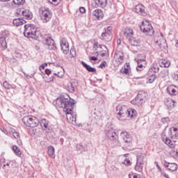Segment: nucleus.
Listing matches in <instances>:
<instances>
[{"mask_svg":"<svg viewBox=\"0 0 178 178\" xmlns=\"http://www.w3.org/2000/svg\"><path fill=\"white\" fill-rule=\"evenodd\" d=\"M56 108H62L66 115L67 120L70 123H76V113L73 112L74 107V100H70L69 96L63 95L53 102Z\"/></svg>","mask_w":178,"mask_h":178,"instance_id":"1","label":"nucleus"},{"mask_svg":"<svg viewBox=\"0 0 178 178\" xmlns=\"http://www.w3.org/2000/svg\"><path fill=\"white\" fill-rule=\"evenodd\" d=\"M169 137H170L171 139L166 136L163 137V141L165 144L168 145V147H170V148H175L176 139L178 137L177 128L171 127L170 129Z\"/></svg>","mask_w":178,"mask_h":178,"instance_id":"2","label":"nucleus"},{"mask_svg":"<svg viewBox=\"0 0 178 178\" xmlns=\"http://www.w3.org/2000/svg\"><path fill=\"white\" fill-rule=\"evenodd\" d=\"M24 35L26 38H32L33 40H38L40 37V31H37V28L34 24H26L24 26Z\"/></svg>","mask_w":178,"mask_h":178,"instance_id":"3","label":"nucleus"},{"mask_svg":"<svg viewBox=\"0 0 178 178\" xmlns=\"http://www.w3.org/2000/svg\"><path fill=\"white\" fill-rule=\"evenodd\" d=\"M39 17L42 23H48L52 19V11L48 8L41 7L39 8Z\"/></svg>","mask_w":178,"mask_h":178,"instance_id":"4","label":"nucleus"},{"mask_svg":"<svg viewBox=\"0 0 178 178\" xmlns=\"http://www.w3.org/2000/svg\"><path fill=\"white\" fill-rule=\"evenodd\" d=\"M127 107L124 105H118L116 107L117 118L120 122H124L127 119Z\"/></svg>","mask_w":178,"mask_h":178,"instance_id":"5","label":"nucleus"},{"mask_svg":"<svg viewBox=\"0 0 178 178\" xmlns=\"http://www.w3.org/2000/svg\"><path fill=\"white\" fill-rule=\"evenodd\" d=\"M22 122L27 127H37L40 124V121L37 118L32 115H26L22 118Z\"/></svg>","mask_w":178,"mask_h":178,"instance_id":"6","label":"nucleus"},{"mask_svg":"<svg viewBox=\"0 0 178 178\" xmlns=\"http://www.w3.org/2000/svg\"><path fill=\"white\" fill-rule=\"evenodd\" d=\"M140 27L143 33H146L147 34H148V35H154V28H152V25H151L149 21H143Z\"/></svg>","mask_w":178,"mask_h":178,"instance_id":"7","label":"nucleus"},{"mask_svg":"<svg viewBox=\"0 0 178 178\" xmlns=\"http://www.w3.org/2000/svg\"><path fill=\"white\" fill-rule=\"evenodd\" d=\"M42 41L44 45H47L48 49H56V44L51 38V35H44L42 38Z\"/></svg>","mask_w":178,"mask_h":178,"instance_id":"8","label":"nucleus"},{"mask_svg":"<svg viewBox=\"0 0 178 178\" xmlns=\"http://www.w3.org/2000/svg\"><path fill=\"white\" fill-rule=\"evenodd\" d=\"M16 13L17 15H18V16H22L23 19H26L28 20L33 19V13L28 9H26V8L17 9Z\"/></svg>","mask_w":178,"mask_h":178,"instance_id":"9","label":"nucleus"},{"mask_svg":"<svg viewBox=\"0 0 178 178\" xmlns=\"http://www.w3.org/2000/svg\"><path fill=\"white\" fill-rule=\"evenodd\" d=\"M105 134L106 138L108 140H110V141H113V143H115V141H118V140H119V136H118V134L112 128L106 130Z\"/></svg>","mask_w":178,"mask_h":178,"instance_id":"10","label":"nucleus"},{"mask_svg":"<svg viewBox=\"0 0 178 178\" xmlns=\"http://www.w3.org/2000/svg\"><path fill=\"white\" fill-rule=\"evenodd\" d=\"M104 30L105 32L102 33L101 40L108 42L112 40V26H108Z\"/></svg>","mask_w":178,"mask_h":178,"instance_id":"11","label":"nucleus"},{"mask_svg":"<svg viewBox=\"0 0 178 178\" xmlns=\"http://www.w3.org/2000/svg\"><path fill=\"white\" fill-rule=\"evenodd\" d=\"M9 37V31H4L0 33V44L3 48L6 49L8 48V43L6 42V39Z\"/></svg>","mask_w":178,"mask_h":178,"instance_id":"12","label":"nucleus"},{"mask_svg":"<svg viewBox=\"0 0 178 178\" xmlns=\"http://www.w3.org/2000/svg\"><path fill=\"white\" fill-rule=\"evenodd\" d=\"M154 42L158 48H162L166 44V40L163 38V34L154 36Z\"/></svg>","mask_w":178,"mask_h":178,"instance_id":"13","label":"nucleus"},{"mask_svg":"<svg viewBox=\"0 0 178 178\" xmlns=\"http://www.w3.org/2000/svg\"><path fill=\"white\" fill-rule=\"evenodd\" d=\"M60 45L63 53L65 55H67V54H69V43L67 42V41H66V39H61L60 42Z\"/></svg>","mask_w":178,"mask_h":178,"instance_id":"14","label":"nucleus"},{"mask_svg":"<svg viewBox=\"0 0 178 178\" xmlns=\"http://www.w3.org/2000/svg\"><path fill=\"white\" fill-rule=\"evenodd\" d=\"M120 136L123 139L124 142H125L127 144H130V143H131L133 140V137H131V135L127 131H122Z\"/></svg>","mask_w":178,"mask_h":178,"instance_id":"15","label":"nucleus"},{"mask_svg":"<svg viewBox=\"0 0 178 178\" xmlns=\"http://www.w3.org/2000/svg\"><path fill=\"white\" fill-rule=\"evenodd\" d=\"M123 53L122 51H116L114 55V60L117 65H122L123 63Z\"/></svg>","mask_w":178,"mask_h":178,"instance_id":"16","label":"nucleus"},{"mask_svg":"<svg viewBox=\"0 0 178 178\" xmlns=\"http://www.w3.org/2000/svg\"><path fill=\"white\" fill-rule=\"evenodd\" d=\"M103 47L104 48H105V50L100 51V55L102 58L108 55V49L106 48V46L102 45V44H98V43H95L93 45V48H97V49H102Z\"/></svg>","mask_w":178,"mask_h":178,"instance_id":"17","label":"nucleus"},{"mask_svg":"<svg viewBox=\"0 0 178 178\" xmlns=\"http://www.w3.org/2000/svg\"><path fill=\"white\" fill-rule=\"evenodd\" d=\"M135 12L136 13H139L142 16H146L147 15V12H145V7L141 4H138L135 7Z\"/></svg>","mask_w":178,"mask_h":178,"instance_id":"18","label":"nucleus"},{"mask_svg":"<svg viewBox=\"0 0 178 178\" xmlns=\"http://www.w3.org/2000/svg\"><path fill=\"white\" fill-rule=\"evenodd\" d=\"M164 166L165 168H167L168 170H170L171 172H176L177 170V164L175 163H168L166 161L164 162Z\"/></svg>","mask_w":178,"mask_h":178,"instance_id":"19","label":"nucleus"},{"mask_svg":"<svg viewBox=\"0 0 178 178\" xmlns=\"http://www.w3.org/2000/svg\"><path fill=\"white\" fill-rule=\"evenodd\" d=\"M167 92H168L170 95H177L178 87L171 85L167 88Z\"/></svg>","mask_w":178,"mask_h":178,"instance_id":"20","label":"nucleus"},{"mask_svg":"<svg viewBox=\"0 0 178 178\" xmlns=\"http://www.w3.org/2000/svg\"><path fill=\"white\" fill-rule=\"evenodd\" d=\"M137 97L140 100V102L144 105L145 104V98H147V92H145L143 90L139 91Z\"/></svg>","mask_w":178,"mask_h":178,"instance_id":"21","label":"nucleus"},{"mask_svg":"<svg viewBox=\"0 0 178 178\" xmlns=\"http://www.w3.org/2000/svg\"><path fill=\"white\" fill-rule=\"evenodd\" d=\"M135 60L138 63V67H136V70H138V72H141V69H143V67H144V65H145V59L135 58Z\"/></svg>","mask_w":178,"mask_h":178,"instance_id":"22","label":"nucleus"},{"mask_svg":"<svg viewBox=\"0 0 178 178\" xmlns=\"http://www.w3.org/2000/svg\"><path fill=\"white\" fill-rule=\"evenodd\" d=\"M124 35L127 38H131L133 35H134V32L133 31V29L131 28H126L124 31Z\"/></svg>","mask_w":178,"mask_h":178,"instance_id":"23","label":"nucleus"},{"mask_svg":"<svg viewBox=\"0 0 178 178\" xmlns=\"http://www.w3.org/2000/svg\"><path fill=\"white\" fill-rule=\"evenodd\" d=\"M93 16H95L97 19H102L104 17V13L101 9L95 10L92 12Z\"/></svg>","mask_w":178,"mask_h":178,"instance_id":"24","label":"nucleus"},{"mask_svg":"<svg viewBox=\"0 0 178 178\" xmlns=\"http://www.w3.org/2000/svg\"><path fill=\"white\" fill-rule=\"evenodd\" d=\"M13 23L15 26L18 27V26H23V24H26V20L21 18H17L13 20Z\"/></svg>","mask_w":178,"mask_h":178,"instance_id":"25","label":"nucleus"},{"mask_svg":"<svg viewBox=\"0 0 178 178\" xmlns=\"http://www.w3.org/2000/svg\"><path fill=\"white\" fill-rule=\"evenodd\" d=\"M81 65L89 72L90 73H95L97 72V70L94 67H92L91 66L87 65L84 61H81Z\"/></svg>","mask_w":178,"mask_h":178,"instance_id":"26","label":"nucleus"},{"mask_svg":"<svg viewBox=\"0 0 178 178\" xmlns=\"http://www.w3.org/2000/svg\"><path fill=\"white\" fill-rule=\"evenodd\" d=\"M137 162L145 165L147 163V160H145V155L140 154L137 156Z\"/></svg>","mask_w":178,"mask_h":178,"instance_id":"27","label":"nucleus"},{"mask_svg":"<svg viewBox=\"0 0 178 178\" xmlns=\"http://www.w3.org/2000/svg\"><path fill=\"white\" fill-rule=\"evenodd\" d=\"M159 65L161 67H169L170 66V61L168 59L160 60Z\"/></svg>","mask_w":178,"mask_h":178,"instance_id":"28","label":"nucleus"},{"mask_svg":"<svg viewBox=\"0 0 178 178\" xmlns=\"http://www.w3.org/2000/svg\"><path fill=\"white\" fill-rule=\"evenodd\" d=\"M137 115V111L134 108H128L127 112V118H134Z\"/></svg>","mask_w":178,"mask_h":178,"instance_id":"29","label":"nucleus"},{"mask_svg":"<svg viewBox=\"0 0 178 178\" xmlns=\"http://www.w3.org/2000/svg\"><path fill=\"white\" fill-rule=\"evenodd\" d=\"M48 155L51 158H55V147L53 146L48 147Z\"/></svg>","mask_w":178,"mask_h":178,"instance_id":"30","label":"nucleus"},{"mask_svg":"<svg viewBox=\"0 0 178 178\" xmlns=\"http://www.w3.org/2000/svg\"><path fill=\"white\" fill-rule=\"evenodd\" d=\"M3 86L4 87V88H6V90H15V88H16V86L15 85H10V83H9L8 81H5L3 83Z\"/></svg>","mask_w":178,"mask_h":178,"instance_id":"31","label":"nucleus"},{"mask_svg":"<svg viewBox=\"0 0 178 178\" xmlns=\"http://www.w3.org/2000/svg\"><path fill=\"white\" fill-rule=\"evenodd\" d=\"M121 73L124 74H129L130 73V64L127 63V65H124V67L121 70Z\"/></svg>","mask_w":178,"mask_h":178,"instance_id":"32","label":"nucleus"},{"mask_svg":"<svg viewBox=\"0 0 178 178\" xmlns=\"http://www.w3.org/2000/svg\"><path fill=\"white\" fill-rule=\"evenodd\" d=\"M13 151H14L17 156H22V150H20V148H19L17 146H13Z\"/></svg>","mask_w":178,"mask_h":178,"instance_id":"33","label":"nucleus"},{"mask_svg":"<svg viewBox=\"0 0 178 178\" xmlns=\"http://www.w3.org/2000/svg\"><path fill=\"white\" fill-rule=\"evenodd\" d=\"M144 165L142 163H138L136 162V165L135 166V170H136V172H141L143 171V169L144 168Z\"/></svg>","mask_w":178,"mask_h":178,"instance_id":"34","label":"nucleus"},{"mask_svg":"<svg viewBox=\"0 0 178 178\" xmlns=\"http://www.w3.org/2000/svg\"><path fill=\"white\" fill-rule=\"evenodd\" d=\"M96 5L97 6H101L102 8H105L106 6L107 1L106 0H96Z\"/></svg>","mask_w":178,"mask_h":178,"instance_id":"35","label":"nucleus"},{"mask_svg":"<svg viewBox=\"0 0 178 178\" xmlns=\"http://www.w3.org/2000/svg\"><path fill=\"white\" fill-rule=\"evenodd\" d=\"M131 44L133 47H138V45L140 44V40L138 39H136L135 38H129Z\"/></svg>","mask_w":178,"mask_h":178,"instance_id":"36","label":"nucleus"},{"mask_svg":"<svg viewBox=\"0 0 178 178\" xmlns=\"http://www.w3.org/2000/svg\"><path fill=\"white\" fill-rule=\"evenodd\" d=\"M168 76H169V70H163L159 74V77L161 79H165V77H168Z\"/></svg>","mask_w":178,"mask_h":178,"instance_id":"37","label":"nucleus"},{"mask_svg":"<svg viewBox=\"0 0 178 178\" xmlns=\"http://www.w3.org/2000/svg\"><path fill=\"white\" fill-rule=\"evenodd\" d=\"M131 103L133 105H138V106H143V104H141V102H140V99H138V97H136L134 99L131 100Z\"/></svg>","mask_w":178,"mask_h":178,"instance_id":"38","label":"nucleus"},{"mask_svg":"<svg viewBox=\"0 0 178 178\" xmlns=\"http://www.w3.org/2000/svg\"><path fill=\"white\" fill-rule=\"evenodd\" d=\"M166 105L168 107V109H172V108H175V106H176V104H175V101L172 99L168 100L166 102Z\"/></svg>","mask_w":178,"mask_h":178,"instance_id":"39","label":"nucleus"},{"mask_svg":"<svg viewBox=\"0 0 178 178\" xmlns=\"http://www.w3.org/2000/svg\"><path fill=\"white\" fill-rule=\"evenodd\" d=\"M155 79H156V76L155 74H152L147 78V81L151 84L155 81Z\"/></svg>","mask_w":178,"mask_h":178,"instance_id":"40","label":"nucleus"},{"mask_svg":"<svg viewBox=\"0 0 178 178\" xmlns=\"http://www.w3.org/2000/svg\"><path fill=\"white\" fill-rule=\"evenodd\" d=\"M41 126H43L44 129L48 127V121L45 119H42L40 122Z\"/></svg>","mask_w":178,"mask_h":178,"instance_id":"41","label":"nucleus"},{"mask_svg":"<svg viewBox=\"0 0 178 178\" xmlns=\"http://www.w3.org/2000/svg\"><path fill=\"white\" fill-rule=\"evenodd\" d=\"M14 5H23L24 2H26L25 0H13V1Z\"/></svg>","mask_w":178,"mask_h":178,"instance_id":"42","label":"nucleus"},{"mask_svg":"<svg viewBox=\"0 0 178 178\" xmlns=\"http://www.w3.org/2000/svg\"><path fill=\"white\" fill-rule=\"evenodd\" d=\"M33 92H34V91L33 90V89L30 88H26V92L25 94H26V95H33Z\"/></svg>","mask_w":178,"mask_h":178,"instance_id":"43","label":"nucleus"},{"mask_svg":"<svg viewBox=\"0 0 178 178\" xmlns=\"http://www.w3.org/2000/svg\"><path fill=\"white\" fill-rule=\"evenodd\" d=\"M13 133V136L15 138H16V140H18V138H20V134H18L17 131H12Z\"/></svg>","mask_w":178,"mask_h":178,"instance_id":"44","label":"nucleus"},{"mask_svg":"<svg viewBox=\"0 0 178 178\" xmlns=\"http://www.w3.org/2000/svg\"><path fill=\"white\" fill-rule=\"evenodd\" d=\"M151 69L154 73H158L159 72V67L157 65L152 66Z\"/></svg>","mask_w":178,"mask_h":178,"instance_id":"45","label":"nucleus"},{"mask_svg":"<svg viewBox=\"0 0 178 178\" xmlns=\"http://www.w3.org/2000/svg\"><path fill=\"white\" fill-rule=\"evenodd\" d=\"M67 90L69 91V92H74V87H73V85H72V83H70L67 86Z\"/></svg>","mask_w":178,"mask_h":178,"instance_id":"46","label":"nucleus"},{"mask_svg":"<svg viewBox=\"0 0 178 178\" xmlns=\"http://www.w3.org/2000/svg\"><path fill=\"white\" fill-rule=\"evenodd\" d=\"M76 149L77 151H79V152L81 154V152H83V150L84 149V147L81 145H76Z\"/></svg>","mask_w":178,"mask_h":178,"instance_id":"47","label":"nucleus"},{"mask_svg":"<svg viewBox=\"0 0 178 178\" xmlns=\"http://www.w3.org/2000/svg\"><path fill=\"white\" fill-rule=\"evenodd\" d=\"M70 54L71 55V58H74V56H76V51L74 50V49H71L70 51Z\"/></svg>","mask_w":178,"mask_h":178,"instance_id":"48","label":"nucleus"},{"mask_svg":"<svg viewBox=\"0 0 178 178\" xmlns=\"http://www.w3.org/2000/svg\"><path fill=\"white\" fill-rule=\"evenodd\" d=\"M123 163L126 166H130V165H131V163L130 162V160H129V159L124 160Z\"/></svg>","mask_w":178,"mask_h":178,"instance_id":"49","label":"nucleus"},{"mask_svg":"<svg viewBox=\"0 0 178 178\" xmlns=\"http://www.w3.org/2000/svg\"><path fill=\"white\" fill-rule=\"evenodd\" d=\"M105 66H106V61H103L99 65V67L100 69H104V67H105Z\"/></svg>","mask_w":178,"mask_h":178,"instance_id":"50","label":"nucleus"},{"mask_svg":"<svg viewBox=\"0 0 178 178\" xmlns=\"http://www.w3.org/2000/svg\"><path fill=\"white\" fill-rule=\"evenodd\" d=\"M162 123H168L170 122L169 118H163L161 119Z\"/></svg>","mask_w":178,"mask_h":178,"instance_id":"51","label":"nucleus"},{"mask_svg":"<svg viewBox=\"0 0 178 178\" xmlns=\"http://www.w3.org/2000/svg\"><path fill=\"white\" fill-rule=\"evenodd\" d=\"M174 80H175V81H178V73H175L172 76Z\"/></svg>","mask_w":178,"mask_h":178,"instance_id":"52","label":"nucleus"},{"mask_svg":"<svg viewBox=\"0 0 178 178\" xmlns=\"http://www.w3.org/2000/svg\"><path fill=\"white\" fill-rule=\"evenodd\" d=\"M79 12H80L81 13H86V8H83V7L79 8Z\"/></svg>","mask_w":178,"mask_h":178,"instance_id":"53","label":"nucleus"},{"mask_svg":"<svg viewBox=\"0 0 178 178\" xmlns=\"http://www.w3.org/2000/svg\"><path fill=\"white\" fill-rule=\"evenodd\" d=\"M154 164L156 165L157 169L161 172L162 170V169L161 168V167L159 166V165H158V161H155Z\"/></svg>","mask_w":178,"mask_h":178,"instance_id":"54","label":"nucleus"},{"mask_svg":"<svg viewBox=\"0 0 178 178\" xmlns=\"http://www.w3.org/2000/svg\"><path fill=\"white\" fill-rule=\"evenodd\" d=\"M45 66H47V64H45V65H40V70L41 71V70H44V69H45Z\"/></svg>","mask_w":178,"mask_h":178,"instance_id":"55","label":"nucleus"},{"mask_svg":"<svg viewBox=\"0 0 178 178\" xmlns=\"http://www.w3.org/2000/svg\"><path fill=\"white\" fill-rule=\"evenodd\" d=\"M45 73L47 74V76H49V74L51 73V70L49 69H46L44 70Z\"/></svg>","mask_w":178,"mask_h":178,"instance_id":"56","label":"nucleus"},{"mask_svg":"<svg viewBox=\"0 0 178 178\" xmlns=\"http://www.w3.org/2000/svg\"><path fill=\"white\" fill-rule=\"evenodd\" d=\"M90 60L96 61V60H98V58L95 56H92V57H90Z\"/></svg>","mask_w":178,"mask_h":178,"instance_id":"57","label":"nucleus"},{"mask_svg":"<svg viewBox=\"0 0 178 178\" xmlns=\"http://www.w3.org/2000/svg\"><path fill=\"white\" fill-rule=\"evenodd\" d=\"M1 131H3V133H4V134H8V131H6L5 129H1Z\"/></svg>","mask_w":178,"mask_h":178,"instance_id":"58","label":"nucleus"},{"mask_svg":"<svg viewBox=\"0 0 178 178\" xmlns=\"http://www.w3.org/2000/svg\"><path fill=\"white\" fill-rule=\"evenodd\" d=\"M18 145H22V140L19 139L17 141Z\"/></svg>","mask_w":178,"mask_h":178,"instance_id":"59","label":"nucleus"},{"mask_svg":"<svg viewBox=\"0 0 178 178\" xmlns=\"http://www.w3.org/2000/svg\"><path fill=\"white\" fill-rule=\"evenodd\" d=\"M9 0H0V2H8Z\"/></svg>","mask_w":178,"mask_h":178,"instance_id":"60","label":"nucleus"},{"mask_svg":"<svg viewBox=\"0 0 178 178\" xmlns=\"http://www.w3.org/2000/svg\"><path fill=\"white\" fill-rule=\"evenodd\" d=\"M164 176H165V177L169 178V175H168L166 174H165Z\"/></svg>","mask_w":178,"mask_h":178,"instance_id":"61","label":"nucleus"},{"mask_svg":"<svg viewBox=\"0 0 178 178\" xmlns=\"http://www.w3.org/2000/svg\"><path fill=\"white\" fill-rule=\"evenodd\" d=\"M133 178H138V177L137 175H134Z\"/></svg>","mask_w":178,"mask_h":178,"instance_id":"62","label":"nucleus"},{"mask_svg":"<svg viewBox=\"0 0 178 178\" xmlns=\"http://www.w3.org/2000/svg\"><path fill=\"white\" fill-rule=\"evenodd\" d=\"M175 47H177V48H178V42H177V43L175 44Z\"/></svg>","mask_w":178,"mask_h":178,"instance_id":"63","label":"nucleus"},{"mask_svg":"<svg viewBox=\"0 0 178 178\" xmlns=\"http://www.w3.org/2000/svg\"><path fill=\"white\" fill-rule=\"evenodd\" d=\"M117 42H118V44H120V40H118L117 41Z\"/></svg>","mask_w":178,"mask_h":178,"instance_id":"64","label":"nucleus"}]
</instances>
